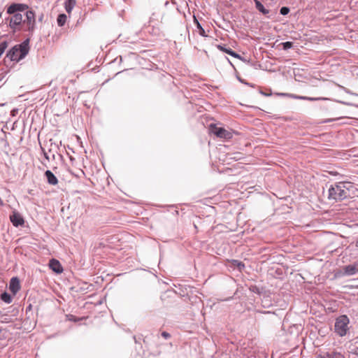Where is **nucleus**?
<instances>
[{
	"label": "nucleus",
	"mask_w": 358,
	"mask_h": 358,
	"mask_svg": "<svg viewBox=\"0 0 358 358\" xmlns=\"http://www.w3.org/2000/svg\"><path fill=\"white\" fill-rule=\"evenodd\" d=\"M29 38H26L23 42L17 44L9 49L5 57L3 59V64H0V70L3 76L9 72V64L12 62H19L24 59L29 53Z\"/></svg>",
	"instance_id": "obj_1"
},
{
	"label": "nucleus",
	"mask_w": 358,
	"mask_h": 358,
	"mask_svg": "<svg viewBox=\"0 0 358 358\" xmlns=\"http://www.w3.org/2000/svg\"><path fill=\"white\" fill-rule=\"evenodd\" d=\"M29 8V6L22 3H12L6 7V14L10 15V29L13 34L21 30V24L23 22V16L21 12Z\"/></svg>",
	"instance_id": "obj_2"
},
{
	"label": "nucleus",
	"mask_w": 358,
	"mask_h": 358,
	"mask_svg": "<svg viewBox=\"0 0 358 358\" xmlns=\"http://www.w3.org/2000/svg\"><path fill=\"white\" fill-rule=\"evenodd\" d=\"M352 187V182L347 181L331 184L328 189V200L336 203L350 197V189Z\"/></svg>",
	"instance_id": "obj_3"
},
{
	"label": "nucleus",
	"mask_w": 358,
	"mask_h": 358,
	"mask_svg": "<svg viewBox=\"0 0 358 358\" xmlns=\"http://www.w3.org/2000/svg\"><path fill=\"white\" fill-rule=\"evenodd\" d=\"M350 320L346 315L338 316L335 321L334 332L340 337L346 336L349 331Z\"/></svg>",
	"instance_id": "obj_4"
},
{
	"label": "nucleus",
	"mask_w": 358,
	"mask_h": 358,
	"mask_svg": "<svg viewBox=\"0 0 358 358\" xmlns=\"http://www.w3.org/2000/svg\"><path fill=\"white\" fill-rule=\"evenodd\" d=\"M25 20H23V23L27 24V31L32 35L36 29V15L35 12L32 10H25Z\"/></svg>",
	"instance_id": "obj_5"
},
{
	"label": "nucleus",
	"mask_w": 358,
	"mask_h": 358,
	"mask_svg": "<svg viewBox=\"0 0 358 358\" xmlns=\"http://www.w3.org/2000/svg\"><path fill=\"white\" fill-rule=\"evenodd\" d=\"M210 132L215 134L216 136L227 140H229L233 137V132L225 129L223 127H217L214 124L210 125Z\"/></svg>",
	"instance_id": "obj_6"
},
{
	"label": "nucleus",
	"mask_w": 358,
	"mask_h": 358,
	"mask_svg": "<svg viewBox=\"0 0 358 358\" xmlns=\"http://www.w3.org/2000/svg\"><path fill=\"white\" fill-rule=\"evenodd\" d=\"M10 221L15 227L22 226L24 224V220L22 215L15 210H14L10 215Z\"/></svg>",
	"instance_id": "obj_7"
},
{
	"label": "nucleus",
	"mask_w": 358,
	"mask_h": 358,
	"mask_svg": "<svg viewBox=\"0 0 358 358\" xmlns=\"http://www.w3.org/2000/svg\"><path fill=\"white\" fill-rule=\"evenodd\" d=\"M261 298V306L264 308H269L273 306V299L270 291L266 290Z\"/></svg>",
	"instance_id": "obj_8"
},
{
	"label": "nucleus",
	"mask_w": 358,
	"mask_h": 358,
	"mask_svg": "<svg viewBox=\"0 0 358 358\" xmlns=\"http://www.w3.org/2000/svg\"><path fill=\"white\" fill-rule=\"evenodd\" d=\"M217 48L222 52H225L233 57L238 58L242 61H245V59L243 57H241L239 54L236 53L230 48H227L225 45H217Z\"/></svg>",
	"instance_id": "obj_9"
},
{
	"label": "nucleus",
	"mask_w": 358,
	"mask_h": 358,
	"mask_svg": "<svg viewBox=\"0 0 358 358\" xmlns=\"http://www.w3.org/2000/svg\"><path fill=\"white\" fill-rule=\"evenodd\" d=\"M358 273V264H349L343 267V275L347 276Z\"/></svg>",
	"instance_id": "obj_10"
},
{
	"label": "nucleus",
	"mask_w": 358,
	"mask_h": 358,
	"mask_svg": "<svg viewBox=\"0 0 358 358\" xmlns=\"http://www.w3.org/2000/svg\"><path fill=\"white\" fill-rule=\"evenodd\" d=\"M20 289V280L17 277H13L9 282V290L13 294H16Z\"/></svg>",
	"instance_id": "obj_11"
},
{
	"label": "nucleus",
	"mask_w": 358,
	"mask_h": 358,
	"mask_svg": "<svg viewBox=\"0 0 358 358\" xmlns=\"http://www.w3.org/2000/svg\"><path fill=\"white\" fill-rule=\"evenodd\" d=\"M50 268L55 273L59 274L63 271V267L60 262L56 259H52L49 262Z\"/></svg>",
	"instance_id": "obj_12"
},
{
	"label": "nucleus",
	"mask_w": 358,
	"mask_h": 358,
	"mask_svg": "<svg viewBox=\"0 0 358 358\" xmlns=\"http://www.w3.org/2000/svg\"><path fill=\"white\" fill-rule=\"evenodd\" d=\"M44 176L47 180V182L49 185H56L58 184V179L55 176V175L50 170H47L45 171Z\"/></svg>",
	"instance_id": "obj_13"
},
{
	"label": "nucleus",
	"mask_w": 358,
	"mask_h": 358,
	"mask_svg": "<svg viewBox=\"0 0 358 358\" xmlns=\"http://www.w3.org/2000/svg\"><path fill=\"white\" fill-rule=\"evenodd\" d=\"M321 358H345L344 355L338 352H327Z\"/></svg>",
	"instance_id": "obj_14"
},
{
	"label": "nucleus",
	"mask_w": 358,
	"mask_h": 358,
	"mask_svg": "<svg viewBox=\"0 0 358 358\" xmlns=\"http://www.w3.org/2000/svg\"><path fill=\"white\" fill-rule=\"evenodd\" d=\"M76 0H65L64 8L68 13H70L76 5Z\"/></svg>",
	"instance_id": "obj_15"
},
{
	"label": "nucleus",
	"mask_w": 358,
	"mask_h": 358,
	"mask_svg": "<svg viewBox=\"0 0 358 358\" xmlns=\"http://www.w3.org/2000/svg\"><path fill=\"white\" fill-rule=\"evenodd\" d=\"M194 23L199 30V35L203 37H207L208 36L206 35L204 29L203 28L200 22L198 21V20L196 18V17H194Z\"/></svg>",
	"instance_id": "obj_16"
},
{
	"label": "nucleus",
	"mask_w": 358,
	"mask_h": 358,
	"mask_svg": "<svg viewBox=\"0 0 358 358\" xmlns=\"http://www.w3.org/2000/svg\"><path fill=\"white\" fill-rule=\"evenodd\" d=\"M249 290L252 292L262 296V294L266 291L262 287L253 285L249 287Z\"/></svg>",
	"instance_id": "obj_17"
},
{
	"label": "nucleus",
	"mask_w": 358,
	"mask_h": 358,
	"mask_svg": "<svg viewBox=\"0 0 358 358\" xmlns=\"http://www.w3.org/2000/svg\"><path fill=\"white\" fill-rule=\"evenodd\" d=\"M255 3V8L256 9L263 15H267L269 13V10L264 6V5L259 1Z\"/></svg>",
	"instance_id": "obj_18"
},
{
	"label": "nucleus",
	"mask_w": 358,
	"mask_h": 358,
	"mask_svg": "<svg viewBox=\"0 0 358 358\" xmlns=\"http://www.w3.org/2000/svg\"><path fill=\"white\" fill-rule=\"evenodd\" d=\"M67 16L64 13L59 14L57 18V23L59 27H63L66 22Z\"/></svg>",
	"instance_id": "obj_19"
},
{
	"label": "nucleus",
	"mask_w": 358,
	"mask_h": 358,
	"mask_svg": "<svg viewBox=\"0 0 358 358\" xmlns=\"http://www.w3.org/2000/svg\"><path fill=\"white\" fill-rule=\"evenodd\" d=\"M299 100L315 101H320V100H329V99L325 98V97H310V96H299Z\"/></svg>",
	"instance_id": "obj_20"
},
{
	"label": "nucleus",
	"mask_w": 358,
	"mask_h": 358,
	"mask_svg": "<svg viewBox=\"0 0 358 358\" xmlns=\"http://www.w3.org/2000/svg\"><path fill=\"white\" fill-rule=\"evenodd\" d=\"M1 299L6 303H10L12 302L13 298L9 293L7 292H3L1 294Z\"/></svg>",
	"instance_id": "obj_21"
},
{
	"label": "nucleus",
	"mask_w": 358,
	"mask_h": 358,
	"mask_svg": "<svg viewBox=\"0 0 358 358\" xmlns=\"http://www.w3.org/2000/svg\"><path fill=\"white\" fill-rule=\"evenodd\" d=\"M241 155L242 154L241 152H234L231 154H227V157L230 159L238 161L242 158Z\"/></svg>",
	"instance_id": "obj_22"
},
{
	"label": "nucleus",
	"mask_w": 358,
	"mask_h": 358,
	"mask_svg": "<svg viewBox=\"0 0 358 358\" xmlns=\"http://www.w3.org/2000/svg\"><path fill=\"white\" fill-rule=\"evenodd\" d=\"M8 46V42L7 41H3L0 43V57L4 53L5 50Z\"/></svg>",
	"instance_id": "obj_23"
},
{
	"label": "nucleus",
	"mask_w": 358,
	"mask_h": 358,
	"mask_svg": "<svg viewBox=\"0 0 358 358\" xmlns=\"http://www.w3.org/2000/svg\"><path fill=\"white\" fill-rule=\"evenodd\" d=\"M281 45L282 47V49L284 50H287L289 49H291L294 47V43L291 41H286L281 43Z\"/></svg>",
	"instance_id": "obj_24"
},
{
	"label": "nucleus",
	"mask_w": 358,
	"mask_h": 358,
	"mask_svg": "<svg viewBox=\"0 0 358 358\" xmlns=\"http://www.w3.org/2000/svg\"><path fill=\"white\" fill-rule=\"evenodd\" d=\"M349 352L358 357V346L355 345H349Z\"/></svg>",
	"instance_id": "obj_25"
},
{
	"label": "nucleus",
	"mask_w": 358,
	"mask_h": 358,
	"mask_svg": "<svg viewBox=\"0 0 358 358\" xmlns=\"http://www.w3.org/2000/svg\"><path fill=\"white\" fill-rule=\"evenodd\" d=\"M233 265L236 266L239 271L243 270L245 268V264L238 260L233 259Z\"/></svg>",
	"instance_id": "obj_26"
},
{
	"label": "nucleus",
	"mask_w": 358,
	"mask_h": 358,
	"mask_svg": "<svg viewBox=\"0 0 358 358\" xmlns=\"http://www.w3.org/2000/svg\"><path fill=\"white\" fill-rule=\"evenodd\" d=\"M42 149V152L43 154V156L45 157V159H47L48 161H50V160H55V154H52L50 157V155H49L48 154V152L45 150L44 148H41Z\"/></svg>",
	"instance_id": "obj_27"
},
{
	"label": "nucleus",
	"mask_w": 358,
	"mask_h": 358,
	"mask_svg": "<svg viewBox=\"0 0 358 358\" xmlns=\"http://www.w3.org/2000/svg\"><path fill=\"white\" fill-rule=\"evenodd\" d=\"M2 24H5L8 27H9L10 29V25H11V22H10V15H8L6 17H5L3 20H2Z\"/></svg>",
	"instance_id": "obj_28"
},
{
	"label": "nucleus",
	"mask_w": 358,
	"mask_h": 358,
	"mask_svg": "<svg viewBox=\"0 0 358 358\" xmlns=\"http://www.w3.org/2000/svg\"><path fill=\"white\" fill-rule=\"evenodd\" d=\"M290 11V9L289 7L287 6H282L280 9V14L282 15H287Z\"/></svg>",
	"instance_id": "obj_29"
},
{
	"label": "nucleus",
	"mask_w": 358,
	"mask_h": 358,
	"mask_svg": "<svg viewBox=\"0 0 358 358\" xmlns=\"http://www.w3.org/2000/svg\"><path fill=\"white\" fill-rule=\"evenodd\" d=\"M68 317H69V320L75 322H78L81 320L80 318L77 317L73 315H68Z\"/></svg>",
	"instance_id": "obj_30"
},
{
	"label": "nucleus",
	"mask_w": 358,
	"mask_h": 358,
	"mask_svg": "<svg viewBox=\"0 0 358 358\" xmlns=\"http://www.w3.org/2000/svg\"><path fill=\"white\" fill-rule=\"evenodd\" d=\"M162 336L164 337L165 339H168L171 337V334L166 331H163L162 333Z\"/></svg>",
	"instance_id": "obj_31"
},
{
	"label": "nucleus",
	"mask_w": 358,
	"mask_h": 358,
	"mask_svg": "<svg viewBox=\"0 0 358 358\" xmlns=\"http://www.w3.org/2000/svg\"><path fill=\"white\" fill-rule=\"evenodd\" d=\"M281 95L286 96H288V97H290L292 99H295V97H296V94L282 93Z\"/></svg>",
	"instance_id": "obj_32"
},
{
	"label": "nucleus",
	"mask_w": 358,
	"mask_h": 358,
	"mask_svg": "<svg viewBox=\"0 0 358 358\" xmlns=\"http://www.w3.org/2000/svg\"><path fill=\"white\" fill-rule=\"evenodd\" d=\"M255 311L257 313H262V314H271V313H273L271 311H268V310H257L256 309Z\"/></svg>",
	"instance_id": "obj_33"
},
{
	"label": "nucleus",
	"mask_w": 358,
	"mask_h": 358,
	"mask_svg": "<svg viewBox=\"0 0 358 358\" xmlns=\"http://www.w3.org/2000/svg\"><path fill=\"white\" fill-rule=\"evenodd\" d=\"M237 79L242 83H244L245 85H250V86H252V85L249 84L248 83L245 82L244 80H243L241 77H239L238 76H236Z\"/></svg>",
	"instance_id": "obj_34"
},
{
	"label": "nucleus",
	"mask_w": 358,
	"mask_h": 358,
	"mask_svg": "<svg viewBox=\"0 0 358 358\" xmlns=\"http://www.w3.org/2000/svg\"><path fill=\"white\" fill-rule=\"evenodd\" d=\"M338 103H341L342 104H344V105H346V106H353L352 103H349V102H345V101H337Z\"/></svg>",
	"instance_id": "obj_35"
},
{
	"label": "nucleus",
	"mask_w": 358,
	"mask_h": 358,
	"mask_svg": "<svg viewBox=\"0 0 358 358\" xmlns=\"http://www.w3.org/2000/svg\"><path fill=\"white\" fill-rule=\"evenodd\" d=\"M350 345H355L358 346V336L351 343Z\"/></svg>",
	"instance_id": "obj_36"
},
{
	"label": "nucleus",
	"mask_w": 358,
	"mask_h": 358,
	"mask_svg": "<svg viewBox=\"0 0 358 358\" xmlns=\"http://www.w3.org/2000/svg\"><path fill=\"white\" fill-rule=\"evenodd\" d=\"M43 17H44V16H43V14H41V15H40V16L38 17V22H42V21H43Z\"/></svg>",
	"instance_id": "obj_37"
},
{
	"label": "nucleus",
	"mask_w": 358,
	"mask_h": 358,
	"mask_svg": "<svg viewBox=\"0 0 358 358\" xmlns=\"http://www.w3.org/2000/svg\"><path fill=\"white\" fill-rule=\"evenodd\" d=\"M260 93L263 94L264 96H268L271 95V94L264 93L262 91H260Z\"/></svg>",
	"instance_id": "obj_38"
},
{
	"label": "nucleus",
	"mask_w": 358,
	"mask_h": 358,
	"mask_svg": "<svg viewBox=\"0 0 358 358\" xmlns=\"http://www.w3.org/2000/svg\"><path fill=\"white\" fill-rule=\"evenodd\" d=\"M4 205V203L3 201V200L1 199V198L0 197V206H3Z\"/></svg>",
	"instance_id": "obj_39"
},
{
	"label": "nucleus",
	"mask_w": 358,
	"mask_h": 358,
	"mask_svg": "<svg viewBox=\"0 0 358 358\" xmlns=\"http://www.w3.org/2000/svg\"><path fill=\"white\" fill-rule=\"evenodd\" d=\"M336 119H329L328 120H326L324 122H331L333 121H334Z\"/></svg>",
	"instance_id": "obj_40"
},
{
	"label": "nucleus",
	"mask_w": 358,
	"mask_h": 358,
	"mask_svg": "<svg viewBox=\"0 0 358 358\" xmlns=\"http://www.w3.org/2000/svg\"><path fill=\"white\" fill-rule=\"evenodd\" d=\"M13 65H15V63H13V64H12V65H11V64H10H10H9V69H8L10 70V68H12V66H13Z\"/></svg>",
	"instance_id": "obj_41"
},
{
	"label": "nucleus",
	"mask_w": 358,
	"mask_h": 358,
	"mask_svg": "<svg viewBox=\"0 0 358 358\" xmlns=\"http://www.w3.org/2000/svg\"><path fill=\"white\" fill-rule=\"evenodd\" d=\"M227 60H228V62H229L230 65H231V66L234 68V65H233V64H232V63L229 61V59L228 58H227Z\"/></svg>",
	"instance_id": "obj_42"
},
{
	"label": "nucleus",
	"mask_w": 358,
	"mask_h": 358,
	"mask_svg": "<svg viewBox=\"0 0 358 358\" xmlns=\"http://www.w3.org/2000/svg\"><path fill=\"white\" fill-rule=\"evenodd\" d=\"M300 95H296L295 99H299Z\"/></svg>",
	"instance_id": "obj_43"
},
{
	"label": "nucleus",
	"mask_w": 358,
	"mask_h": 358,
	"mask_svg": "<svg viewBox=\"0 0 358 358\" xmlns=\"http://www.w3.org/2000/svg\"><path fill=\"white\" fill-rule=\"evenodd\" d=\"M119 58H120V62H122V57L121 56H120V57H119Z\"/></svg>",
	"instance_id": "obj_44"
},
{
	"label": "nucleus",
	"mask_w": 358,
	"mask_h": 358,
	"mask_svg": "<svg viewBox=\"0 0 358 358\" xmlns=\"http://www.w3.org/2000/svg\"><path fill=\"white\" fill-rule=\"evenodd\" d=\"M231 299V297H229V298L227 299L225 301H229Z\"/></svg>",
	"instance_id": "obj_45"
},
{
	"label": "nucleus",
	"mask_w": 358,
	"mask_h": 358,
	"mask_svg": "<svg viewBox=\"0 0 358 358\" xmlns=\"http://www.w3.org/2000/svg\"><path fill=\"white\" fill-rule=\"evenodd\" d=\"M255 3L259 1V0H253Z\"/></svg>",
	"instance_id": "obj_46"
}]
</instances>
